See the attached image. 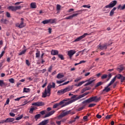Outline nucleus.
<instances>
[{
	"label": "nucleus",
	"instance_id": "nucleus-1",
	"mask_svg": "<svg viewBox=\"0 0 125 125\" xmlns=\"http://www.w3.org/2000/svg\"><path fill=\"white\" fill-rule=\"evenodd\" d=\"M87 94H89V92H86L82 95H74L73 96L71 97V100L66 102L64 104H63L62 107H64V106H67V105H69V104H71L73 103V102H75L79 99H81V98H83V97H84V96H86Z\"/></svg>",
	"mask_w": 125,
	"mask_h": 125
},
{
	"label": "nucleus",
	"instance_id": "nucleus-2",
	"mask_svg": "<svg viewBox=\"0 0 125 125\" xmlns=\"http://www.w3.org/2000/svg\"><path fill=\"white\" fill-rule=\"evenodd\" d=\"M52 85H48L47 87V90L46 89V88L45 89L44 92L42 93V97L43 98H45L46 96H50V94H51V88H55V83L53 82L52 83Z\"/></svg>",
	"mask_w": 125,
	"mask_h": 125
},
{
	"label": "nucleus",
	"instance_id": "nucleus-3",
	"mask_svg": "<svg viewBox=\"0 0 125 125\" xmlns=\"http://www.w3.org/2000/svg\"><path fill=\"white\" fill-rule=\"evenodd\" d=\"M100 98L97 97V96H93L89 98L86 100H85L82 102V104H85L84 105V107H85L86 104H89V103H91V102H99L100 101Z\"/></svg>",
	"mask_w": 125,
	"mask_h": 125
},
{
	"label": "nucleus",
	"instance_id": "nucleus-4",
	"mask_svg": "<svg viewBox=\"0 0 125 125\" xmlns=\"http://www.w3.org/2000/svg\"><path fill=\"white\" fill-rule=\"evenodd\" d=\"M110 45V44L108 43H104V44L102 45L101 43H100L97 46L98 49H100V50H106L108 46Z\"/></svg>",
	"mask_w": 125,
	"mask_h": 125
},
{
	"label": "nucleus",
	"instance_id": "nucleus-5",
	"mask_svg": "<svg viewBox=\"0 0 125 125\" xmlns=\"http://www.w3.org/2000/svg\"><path fill=\"white\" fill-rule=\"evenodd\" d=\"M69 100H70V99H69V98L64 99L62 101H61L60 103L55 104L53 105V108L54 109H56V108H57V107H58L59 106H61V105H62V104H64V103H65V101H69Z\"/></svg>",
	"mask_w": 125,
	"mask_h": 125
},
{
	"label": "nucleus",
	"instance_id": "nucleus-6",
	"mask_svg": "<svg viewBox=\"0 0 125 125\" xmlns=\"http://www.w3.org/2000/svg\"><path fill=\"white\" fill-rule=\"evenodd\" d=\"M21 23H18L16 24V27H18V28H20V29H21L22 28H24V27L26 26V24L24 22V19L21 18Z\"/></svg>",
	"mask_w": 125,
	"mask_h": 125
},
{
	"label": "nucleus",
	"instance_id": "nucleus-7",
	"mask_svg": "<svg viewBox=\"0 0 125 125\" xmlns=\"http://www.w3.org/2000/svg\"><path fill=\"white\" fill-rule=\"evenodd\" d=\"M7 8L9 10H11V11H16V10L21 9V8H22V7L21 6H9Z\"/></svg>",
	"mask_w": 125,
	"mask_h": 125
},
{
	"label": "nucleus",
	"instance_id": "nucleus-8",
	"mask_svg": "<svg viewBox=\"0 0 125 125\" xmlns=\"http://www.w3.org/2000/svg\"><path fill=\"white\" fill-rule=\"evenodd\" d=\"M117 4V0H113L111 1L108 5H106L104 8H112L115 5Z\"/></svg>",
	"mask_w": 125,
	"mask_h": 125
},
{
	"label": "nucleus",
	"instance_id": "nucleus-9",
	"mask_svg": "<svg viewBox=\"0 0 125 125\" xmlns=\"http://www.w3.org/2000/svg\"><path fill=\"white\" fill-rule=\"evenodd\" d=\"M111 81H110V82L108 84L107 86H106V87H104V89L103 90V92H109V91H110L111 90V88H110V87H109V86H111V85H112V84H113Z\"/></svg>",
	"mask_w": 125,
	"mask_h": 125
},
{
	"label": "nucleus",
	"instance_id": "nucleus-10",
	"mask_svg": "<svg viewBox=\"0 0 125 125\" xmlns=\"http://www.w3.org/2000/svg\"><path fill=\"white\" fill-rule=\"evenodd\" d=\"M76 50H70L68 51L67 52V55L69 56V57L70 58V59H72V57L75 53H76Z\"/></svg>",
	"mask_w": 125,
	"mask_h": 125
},
{
	"label": "nucleus",
	"instance_id": "nucleus-11",
	"mask_svg": "<svg viewBox=\"0 0 125 125\" xmlns=\"http://www.w3.org/2000/svg\"><path fill=\"white\" fill-rule=\"evenodd\" d=\"M87 35H88V34L85 33H84L83 35L77 38L76 39H75L74 40V42H80V41H81V40H83V39L84 38H85V37H86V36H87Z\"/></svg>",
	"mask_w": 125,
	"mask_h": 125
},
{
	"label": "nucleus",
	"instance_id": "nucleus-12",
	"mask_svg": "<svg viewBox=\"0 0 125 125\" xmlns=\"http://www.w3.org/2000/svg\"><path fill=\"white\" fill-rule=\"evenodd\" d=\"M69 113H70V111H65L64 110L61 114L59 116L58 118L59 119H60V118H63L67 116V115H69Z\"/></svg>",
	"mask_w": 125,
	"mask_h": 125
},
{
	"label": "nucleus",
	"instance_id": "nucleus-13",
	"mask_svg": "<svg viewBox=\"0 0 125 125\" xmlns=\"http://www.w3.org/2000/svg\"><path fill=\"white\" fill-rule=\"evenodd\" d=\"M79 14H81V13H77L73 14L66 18H65L64 19L71 20L73 19V18H74V17H76V16H77V15H79Z\"/></svg>",
	"mask_w": 125,
	"mask_h": 125
},
{
	"label": "nucleus",
	"instance_id": "nucleus-14",
	"mask_svg": "<svg viewBox=\"0 0 125 125\" xmlns=\"http://www.w3.org/2000/svg\"><path fill=\"white\" fill-rule=\"evenodd\" d=\"M122 75L120 74H118L116 76H115L111 81V82L114 83L116 81V79H118V80H121V78H122Z\"/></svg>",
	"mask_w": 125,
	"mask_h": 125
},
{
	"label": "nucleus",
	"instance_id": "nucleus-15",
	"mask_svg": "<svg viewBox=\"0 0 125 125\" xmlns=\"http://www.w3.org/2000/svg\"><path fill=\"white\" fill-rule=\"evenodd\" d=\"M32 105H33V106H37L38 107H40L41 106H43V105H44V103L42 102H38L33 103Z\"/></svg>",
	"mask_w": 125,
	"mask_h": 125
},
{
	"label": "nucleus",
	"instance_id": "nucleus-16",
	"mask_svg": "<svg viewBox=\"0 0 125 125\" xmlns=\"http://www.w3.org/2000/svg\"><path fill=\"white\" fill-rule=\"evenodd\" d=\"M14 121H15L14 118H8L6 120L3 121L2 123H12V122H14Z\"/></svg>",
	"mask_w": 125,
	"mask_h": 125
},
{
	"label": "nucleus",
	"instance_id": "nucleus-17",
	"mask_svg": "<svg viewBox=\"0 0 125 125\" xmlns=\"http://www.w3.org/2000/svg\"><path fill=\"white\" fill-rule=\"evenodd\" d=\"M91 78H90L89 80H87V82H88L87 83H85L84 85V86H87V85H89V84H91V83H93L95 80H91Z\"/></svg>",
	"mask_w": 125,
	"mask_h": 125
},
{
	"label": "nucleus",
	"instance_id": "nucleus-18",
	"mask_svg": "<svg viewBox=\"0 0 125 125\" xmlns=\"http://www.w3.org/2000/svg\"><path fill=\"white\" fill-rule=\"evenodd\" d=\"M55 113V111L52 110L50 112H49L48 113H47L44 117V118H47L48 117H50V116H52V115H53V114Z\"/></svg>",
	"mask_w": 125,
	"mask_h": 125
},
{
	"label": "nucleus",
	"instance_id": "nucleus-19",
	"mask_svg": "<svg viewBox=\"0 0 125 125\" xmlns=\"http://www.w3.org/2000/svg\"><path fill=\"white\" fill-rule=\"evenodd\" d=\"M58 53H59V52L57 50H52L51 51V55H58Z\"/></svg>",
	"mask_w": 125,
	"mask_h": 125
},
{
	"label": "nucleus",
	"instance_id": "nucleus-20",
	"mask_svg": "<svg viewBox=\"0 0 125 125\" xmlns=\"http://www.w3.org/2000/svg\"><path fill=\"white\" fill-rule=\"evenodd\" d=\"M48 120H45L41 122L38 125H46L48 124Z\"/></svg>",
	"mask_w": 125,
	"mask_h": 125
},
{
	"label": "nucleus",
	"instance_id": "nucleus-21",
	"mask_svg": "<svg viewBox=\"0 0 125 125\" xmlns=\"http://www.w3.org/2000/svg\"><path fill=\"white\" fill-rule=\"evenodd\" d=\"M72 89H73V87L71 86H69L64 88V90L65 92H67L68 91H70V90H72Z\"/></svg>",
	"mask_w": 125,
	"mask_h": 125
},
{
	"label": "nucleus",
	"instance_id": "nucleus-22",
	"mask_svg": "<svg viewBox=\"0 0 125 125\" xmlns=\"http://www.w3.org/2000/svg\"><path fill=\"white\" fill-rule=\"evenodd\" d=\"M31 8H37V3L36 2H31L30 4Z\"/></svg>",
	"mask_w": 125,
	"mask_h": 125
},
{
	"label": "nucleus",
	"instance_id": "nucleus-23",
	"mask_svg": "<svg viewBox=\"0 0 125 125\" xmlns=\"http://www.w3.org/2000/svg\"><path fill=\"white\" fill-rule=\"evenodd\" d=\"M56 21H57L56 19H49V23H50V24H54V23H56Z\"/></svg>",
	"mask_w": 125,
	"mask_h": 125
},
{
	"label": "nucleus",
	"instance_id": "nucleus-24",
	"mask_svg": "<svg viewBox=\"0 0 125 125\" xmlns=\"http://www.w3.org/2000/svg\"><path fill=\"white\" fill-rule=\"evenodd\" d=\"M0 21L1 24H7V22H8V21H7V20L3 19H1Z\"/></svg>",
	"mask_w": 125,
	"mask_h": 125
},
{
	"label": "nucleus",
	"instance_id": "nucleus-25",
	"mask_svg": "<svg viewBox=\"0 0 125 125\" xmlns=\"http://www.w3.org/2000/svg\"><path fill=\"white\" fill-rule=\"evenodd\" d=\"M125 9V4L122 6V5H119L118 7V9L120 10H124Z\"/></svg>",
	"mask_w": 125,
	"mask_h": 125
},
{
	"label": "nucleus",
	"instance_id": "nucleus-26",
	"mask_svg": "<svg viewBox=\"0 0 125 125\" xmlns=\"http://www.w3.org/2000/svg\"><path fill=\"white\" fill-rule=\"evenodd\" d=\"M124 67L123 66H120V67L118 68L117 69V71L119 72V73H122L123 71H124Z\"/></svg>",
	"mask_w": 125,
	"mask_h": 125
},
{
	"label": "nucleus",
	"instance_id": "nucleus-27",
	"mask_svg": "<svg viewBox=\"0 0 125 125\" xmlns=\"http://www.w3.org/2000/svg\"><path fill=\"white\" fill-rule=\"evenodd\" d=\"M64 78V75L61 73H59L57 76V79H62Z\"/></svg>",
	"mask_w": 125,
	"mask_h": 125
},
{
	"label": "nucleus",
	"instance_id": "nucleus-28",
	"mask_svg": "<svg viewBox=\"0 0 125 125\" xmlns=\"http://www.w3.org/2000/svg\"><path fill=\"white\" fill-rule=\"evenodd\" d=\"M31 91V89L28 88H23V92L28 93Z\"/></svg>",
	"mask_w": 125,
	"mask_h": 125
},
{
	"label": "nucleus",
	"instance_id": "nucleus-29",
	"mask_svg": "<svg viewBox=\"0 0 125 125\" xmlns=\"http://www.w3.org/2000/svg\"><path fill=\"white\" fill-rule=\"evenodd\" d=\"M65 90L63 89H62V90H59L57 92V93L58 94H64V93H65Z\"/></svg>",
	"mask_w": 125,
	"mask_h": 125
},
{
	"label": "nucleus",
	"instance_id": "nucleus-30",
	"mask_svg": "<svg viewBox=\"0 0 125 125\" xmlns=\"http://www.w3.org/2000/svg\"><path fill=\"white\" fill-rule=\"evenodd\" d=\"M26 51H27L26 49L21 51V52H20V53H19V55L21 56V55H23V54H25V53H26Z\"/></svg>",
	"mask_w": 125,
	"mask_h": 125
},
{
	"label": "nucleus",
	"instance_id": "nucleus-31",
	"mask_svg": "<svg viewBox=\"0 0 125 125\" xmlns=\"http://www.w3.org/2000/svg\"><path fill=\"white\" fill-rule=\"evenodd\" d=\"M40 55H41V51L37 50V52L36 53V58H39Z\"/></svg>",
	"mask_w": 125,
	"mask_h": 125
},
{
	"label": "nucleus",
	"instance_id": "nucleus-32",
	"mask_svg": "<svg viewBox=\"0 0 125 125\" xmlns=\"http://www.w3.org/2000/svg\"><path fill=\"white\" fill-rule=\"evenodd\" d=\"M3 85L5 86L6 84H5V83L3 82V80H0V86L2 87Z\"/></svg>",
	"mask_w": 125,
	"mask_h": 125
},
{
	"label": "nucleus",
	"instance_id": "nucleus-33",
	"mask_svg": "<svg viewBox=\"0 0 125 125\" xmlns=\"http://www.w3.org/2000/svg\"><path fill=\"white\" fill-rule=\"evenodd\" d=\"M36 121H38V120H39V119H40V118H41V114H37L34 117Z\"/></svg>",
	"mask_w": 125,
	"mask_h": 125
},
{
	"label": "nucleus",
	"instance_id": "nucleus-34",
	"mask_svg": "<svg viewBox=\"0 0 125 125\" xmlns=\"http://www.w3.org/2000/svg\"><path fill=\"white\" fill-rule=\"evenodd\" d=\"M104 83L102 82H100L98 83H97L96 85H95V87H98V86H100V85H102V84Z\"/></svg>",
	"mask_w": 125,
	"mask_h": 125
},
{
	"label": "nucleus",
	"instance_id": "nucleus-35",
	"mask_svg": "<svg viewBox=\"0 0 125 125\" xmlns=\"http://www.w3.org/2000/svg\"><path fill=\"white\" fill-rule=\"evenodd\" d=\"M85 83V82L82 81V82L79 83L78 84H76L75 86H81V85L83 84V83Z\"/></svg>",
	"mask_w": 125,
	"mask_h": 125
},
{
	"label": "nucleus",
	"instance_id": "nucleus-36",
	"mask_svg": "<svg viewBox=\"0 0 125 125\" xmlns=\"http://www.w3.org/2000/svg\"><path fill=\"white\" fill-rule=\"evenodd\" d=\"M84 108V105H83L82 107H79L76 109L77 112H80V111H82V110Z\"/></svg>",
	"mask_w": 125,
	"mask_h": 125
},
{
	"label": "nucleus",
	"instance_id": "nucleus-37",
	"mask_svg": "<svg viewBox=\"0 0 125 125\" xmlns=\"http://www.w3.org/2000/svg\"><path fill=\"white\" fill-rule=\"evenodd\" d=\"M35 109H36L35 108V107H31L29 110L30 114H33V113L34 112V111H35Z\"/></svg>",
	"mask_w": 125,
	"mask_h": 125
},
{
	"label": "nucleus",
	"instance_id": "nucleus-38",
	"mask_svg": "<svg viewBox=\"0 0 125 125\" xmlns=\"http://www.w3.org/2000/svg\"><path fill=\"white\" fill-rule=\"evenodd\" d=\"M42 24H44V25H45V24H48L49 23V20H44L42 21Z\"/></svg>",
	"mask_w": 125,
	"mask_h": 125
},
{
	"label": "nucleus",
	"instance_id": "nucleus-39",
	"mask_svg": "<svg viewBox=\"0 0 125 125\" xmlns=\"http://www.w3.org/2000/svg\"><path fill=\"white\" fill-rule=\"evenodd\" d=\"M108 77V75L107 74H104L101 77L102 80H104V79H107V77Z\"/></svg>",
	"mask_w": 125,
	"mask_h": 125
},
{
	"label": "nucleus",
	"instance_id": "nucleus-40",
	"mask_svg": "<svg viewBox=\"0 0 125 125\" xmlns=\"http://www.w3.org/2000/svg\"><path fill=\"white\" fill-rule=\"evenodd\" d=\"M107 78L108 79H107V82L110 81V79L112 78V74L111 73L108 74V75H107Z\"/></svg>",
	"mask_w": 125,
	"mask_h": 125
},
{
	"label": "nucleus",
	"instance_id": "nucleus-41",
	"mask_svg": "<svg viewBox=\"0 0 125 125\" xmlns=\"http://www.w3.org/2000/svg\"><path fill=\"white\" fill-rule=\"evenodd\" d=\"M58 56L59 57V58H60V59H61V60H64V56H63L61 54H59L58 55Z\"/></svg>",
	"mask_w": 125,
	"mask_h": 125
},
{
	"label": "nucleus",
	"instance_id": "nucleus-42",
	"mask_svg": "<svg viewBox=\"0 0 125 125\" xmlns=\"http://www.w3.org/2000/svg\"><path fill=\"white\" fill-rule=\"evenodd\" d=\"M23 118V115H21L19 117L16 118V121H20V120H21Z\"/></svg>",
	"mask_w": 125,
	"mask_h": 125
},
{
	"label": "nucleus",
	"instance_id": "nucleus-43",
	"mask_svg": "<svg viewBox=\"0 0 125 125\" xmlns=\"http://www.w3.org/2000/svg\"><path fill=\"white\" fill-rule=\"evenodd\" d=\"M96 104H91L88 105L89 108H92V107H94V106H96Z\"/></svg>",
	"mask_w": 125,
	"mask_h": 125
},
{
	"label": "nucleus",
	"instance_id": "nucleus-44",
	"mask_svg": "<svg viewBox=\"0 0 125 125\" xmlns=\"http://www.w3.org/2000/svg\"><path fill=\"white\" fill-rule=\"evenodd\" d=\"M6 16L8 17V18H10V17H11V16L10 15V13L8 12H7L6 13Z\"/></svg>",
	"mask_w": 125,
	"mask_h": 125
},
{
	"label": "nucleus",
	"instance_id": "nucleus-45",
	"mask_svg": "<svg viewBox=\"0 0 125 125\" xmlns=\"http://www.w3.org/2000/svg\"><path fill=\"white\" fill-rule=\"evenodd\" d=\"M70 83V81H67L66 82L64 83H63L60 84L59 85V86H61L62 85H66V84H68V83Z\"/></svg>",
	"mask_w": 125,
	"mask_h": 125
},
{
	"label": "nucleus",
	"instance_id": "nucleus-46",
	"mask_svg": "<svg viewBox=\"0 0 125 125\" xmlns=\"http://www.w3.org/2000/svg\"><path fill=\"white\" fill-rule=\"evenodd\" d=\"M25 96L21 97L20 98H17V99H15V101H19L20 99H21V98H24Z\"/></svg>",
	"mask_w": 125,
	"mask_h": 125
},
{
	"label": "nucleus",
	"instance_id": "nucleus-47",
	"mask_svg": "<svg viewBox=\"0 0 125 125\" xmlns=\"http://www.w3.org/2000/svg\"><path fill=\"white\" fill-rule=\"evenodd\" d=\"M82 80V78L79 77L78 78H77L75 81V83H78L79 81H81Z\"/></svg>",
	"mask_w": 125,
	"mask_h": 125
},
{
	"label": "nucleus",
	"instance_id": "nucleus-48",
	"mask_svg": "<svg viewBox=\"0 0 125 125\" xmlns=\"http://www.w3.org/2000/svg\"><path fill=\"white\" fill-rule=\"evenodd\" d=\"M9 82L11 83H14V79L13 78L10 79Z\"/></svg>",
	"mask_w": 125,
	"mask_h": 125
},
{
	"label": "nucleus",
	"instance_id": "nucleus-49",
	"mask_svg": "<svg viewBox=\"0 0 125 125\" xmlns=\"http://www.w3.org/2000/svg\"><path fill=\"white\" fill-rule=\"evenodd\" d=\"M83 7L86 8H90L91 6L89 5H83Z\"/></svg>",
	"mask_w": 125,
	"mask_h": 125
},
{
	"label": "nucleus",
	"instance_id": "nucleus-50",
	"mask_svg": "<svg viewBox=\"0 0 125 125\" xmlns=\"http://www.w3.org/2000/svg\"><path fill=\"white\" fill-rule=\"evenodd\" d=\"M25 63L26 65H27V66H30V65H31V63H30V62H29V60H26L25 61Z\"/></svg>",
	"mask_w": 125,
	"mask_h": 125
},
{
	"label": "nucleus",
	"instance_id": "nucleus-51",
	"mask_svg": "<svg viewBox=\"0 0 125 125\" xmlns=\"http://www.w3.org/2000/svg\"><path fill=\"white\" fill-rule=\"evenodd\" d=\"M121 81V83H123L124 82V81H125V77L123 76V75H122L121 78L120 79Z\"/></svg>",
	"mask_w": 125,
	"mask_h": 125
},
{
	"label": "nucleus",
	"instance_id": "nucleus-52",
	"mask_svg": "<svg viewBox=\"0 0 125 125\" xmlns=\"http://www.w3.org/2000/svg\"><path fill=\"white\" fill-rule=\"evenodd\" d=\"M61 9V6L59 4L57 5V10H60Z\"/></svg>",
	"mask_w": 125,
	"mask_h": 125
},
{
	"label": "nucleus",
	"instance_id": "nucleus-53",
	"mask_svg": "<svg viewBox=\"0 0 125 125\" xmlns=\"http://www.w3.org/2000/svg\"><path fill=\"white\" fill-rule=\"evenodd\" d=\"M64 82H65V80H62V81H57V83H64Z\"/></svg>",
	"mask_w": 125,
	"mask_h": 125
},
{
	"label": "nucleus",
	"instance_id": "nucleus-54",
	"mask_svg": "<svg viewBox=\"0 0 125 125\" xmlns=\"http://www.w3.org/2000/svg\"><path fill=\"white\" fill-rule=\"evenodd\" d=\"M5 52L4 51H2L0 55V58H1V57H2L3 56V55L4 54Z\"/></svg>",
	"mask_w": 125,
	"mask_h": 125
},
{
	"label": "nucleus",
	"instance_id": "nucleus-55",
	"mask_svg": "<svg viewBox=\"0 0 125 125\" xmlns=\"http://www.w3.org/2000/svg\"><path fill=\"white\" fill-rule=\"evenodd\" d=\"M68 112H69V115H74L75 114V111H72V110H69Z\"/></svg>",
	"mask_w": 125,
	"mask_h": 125
},
{
	"label": "nucleus",
	"instance_id": "nucleus-56",
	"mask_svg": "<svg viewBox=\"0 0 125 125\" xmlns=\"http://www.w3.org/2000/svg\"><path fill=\"white\" fill-rule=\"evenodd\" d=\"M9 101H10L9 98H8L7 99L6 103H5L4 105H7V104H9Z\"/></svg>",
	"mask_w": 125,
	"mask_h": 125
},
{
	"label": "nucleus",
	"instance_id": "nucleus-57",
	"mask_svg": "<svg viewBox=\"0 0 125 125\" xmlns=\"http://www.w3.org/2000/svg\"><path fill=\"white\" fill-rule=\"evenodd\" d=\"M52 70V65H51V66L48 68V72H49V73H50V72H51Z\"/></svg>",
	"mask_w": 125,
	"mask_h": 125
},
{
	"label": "nucleus",
	"instance_id": "nucleus-58",
	"mask_svg": "<svg viewBox=\"0 0 125 125\" xmlns=\"http://www.w3.org/2000/svg\"><path fill=\"white\" fill-rule=\"evenodd\" d=\"M111 117H112V115H107L105 117V119H106V120H110Z\"/></svg>",
	"mask_w": 125,
	"mask_h": 125
},
{
	"label": "nucleus",
	"instance_id": "nucleus-59",
	"mask_svg": "<svg viewBox=\"0 0 125 125\" xmlns=\"http://www.w3.org/2000/svg\"><path fill=\"white\" fill-rule=\"evenodd\" d=\"M40 113L41 115H45V110H42V111H41Z\"/></svg>",
	"mask_w": 125,
	"mask_h": 125
},
{
	"label": "nucleus",
	"instance_id": "nucleus-60",
	"mask_svg": "<svg viewBox=\"0 0 125 125\" xmlns=\"http://www.w3.org/2000/svg\"><path fill=\"white\" fill-rule=\"evenodd\" d=\"M9 115H10V116H11V117H15V114H14L12 112H10Z\"/></svg>",
	"mask_w": 125,
	"mask_h": 125
},
{
	"label": "nucleus",
	"instance_id": "nucleus-61",
	"mask_svg": "<svg viewBox=\"0 0 125 125\" xmlns=\"http://www.w3.org/2000/svg\"><path fill=\"white\" fill-rule=\"evenodd\" d=\"M85 91H86V89L84 87L81 90V93H83Z\"/></svg>",
	"mask_w": 125,
	"mask_h": 125
},
{
	"label": "nucleus",
	"instance_id": "nucleus-62",
	"mask_svg": "<svg viewBox=\"0 0 125 125\" xmlns=\"http://www.w3.org/2000/svg\"><path fill=\"white\" fill-rule=\"evenodd\" d=\"M11 112H13L14 113H17V112H18V109H12L11 110Z\"/></svg>",
	"mask_w": 125,
	"mask_h": 125
},
{
	"label": "nucleus",
	"instance_id": "nucleus-63",
	"mask_svg": "<svg viewBox=\"0 0 125 125\" xmlns=\"http://www.w3.org/2000/svg\"><path fill=\"white\" fill-rule=\"evenodd\" d=\"M114 11L111 10V11L110 12V16H113L114 15Z\"/></svg>",
	"mask_w": 125,
	"mask_h": 125
},
{
	"label": "nucleus",
	"instance_id": "nucleus-64",
	"mask_svg": "<svg viewBox=\"0 0 125 125\" xmlns=\"http://www.w3.org/2000/svg\"><path fill=\"white\" fill-rule=\"evenodd\" d=\"M96 117L98 119H101V118H102V116L100 115L99 114H97Z\"/></svg>",
	"mask_w": 125,
	"mask_h": 125
}]
</instances>
